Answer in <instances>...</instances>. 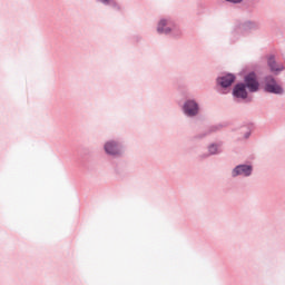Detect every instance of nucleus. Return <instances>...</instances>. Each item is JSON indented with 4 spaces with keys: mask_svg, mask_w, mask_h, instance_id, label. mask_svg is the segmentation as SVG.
<instances>
[{
    "mask_svg": "<svg viewBox=\"0 0 285 285\" xmlns=\"http://www.w3.org/2000/svg\"><path fill=\"white\" fill-rule=\"evenodd\" d=\"M250 173H253V167L240 165L233 170V177H237V175H243L244 177H248Z\"/></svg>",
    "mask_w": 285,
    "mask_h": 285,
    "instance_id": "obj_3",
    "label": "nucleus"
},
{
    "mask_svg": "<svg viewBox=\"0 0 285 285\" xmlns=\"http://www.w3.org/2000/svg\"><path fill=\"white\" fill-rule=\"evenodd\" d=\"M229 3H242L244 0H226Z\"/></svg>",
    "mask_w": 285,
    "mask_h": 285,
    "instance_id": "obj_11",
    "label": "nucleus"
},
{
    "mask_svg": "<svg viewBox=\"0 0 285 285\" xmlns=\"http://www.w3.org/2000/svg\"><path fill=\"white\" fill-rule=\"evenodd\" d=\"M100 1V3H104L105 6H109V3H110V0H99Z\"/></svg>",
    "mask_w": 285,
    "mask_h": 285,
    "instance_id": "obj_12",
    "label": "nucleus"
},
{
    "mask_svg": "<svg viewBox=\"0 0 285 285\" xmlns=\"http://www.w3.org/2000/svg\"><path fill=\"white\" fill-rule=\"evenodd\" d=\"M209 153L210 155L217 154V147L215 145L209 146Z\"/></svg>",
    "mask_w": 285,
    "mask_h": 285,
    "instance_id": "obj_10",
    "label": "nucleus"
},
{
    "mask_svg": "<svg viewBox=\"0 0 285 285\" xmlns=\"http://www.w3.org/2000/svg\"><path fill=\"white\" fill-rule=\"evenodd\" d=\"M246 88H248L249 92H257V90H259V82L257 81V76L255 73L252 72L245 77V85L238 83L235 86L233 91L234 97L246 99V97H248Z\"/></svg>",
    "mask_w": 285,
    "mask_h": 285,
    "instance_id": "obj_1",
    "label": "nucleus"
},
{
    "mask_svg": "<svg viewBox=\"0 0 285 285\" xmlns=\"http://www.w3.org/2000/svg\"><path fill=\"white\" fill-rule=\"evenodd\" d=\"M265 90L266 92H273L274 95H282L284 92V89H282L273 77H267L265 79Z\"/></svg>",
    "mask_w": 285,
    "mask_h": 285,
    "instance_id": "obj_2",
    "label": "nucleus"
},
{
    "mask_svg": "<svg viewBox=\"0 0 285 285\" xmlns=\"http://www.w3.org/2000/svg\"><path fill=\"white\" fill-rule=\"evenodd\" d=\"M254 28H257V24L252 21H247L243 24V30H254Z\"/></svg>",
    "mask_w": 285,
    "mask_h": 285,
    "instance_id": "obj_9",
    "label": "nucleus"
},
{
    "mask_svg": "<svg viewBox=\"0 0 285 285\" xmlns=\"http://www.w3.org/2000/svg\"><path fill=\"white\" fill-rule=\"evenodd\" d=\"M184 110L185 115H188V117H195L199 108L197 107V104L195 101H187L184 106Z\"/></svg>",
    "mask_w": 285,
    "mask_h": 285,
    "instance_id": "obj_4",
    "label": "nucleus"
},
{
    "mask_svg": "<svg viewBox=\"0 0 285 285\" xmlns=\"http://www.w3.org/2000/svg\"><path fill=\"white\" fill-rule=\"evenodd\" d=\"M268 66L272 72H282L284 70V65H277L274 57L268 59Z\"/></svg>",
    "mask_w": 285,
    "mask_h": 285,
    "instance_id": "obj_8",
    "label": "nucleus"
},
{
    "mask_svg": "<svg viewBox=\"0 0 285 285\" xmlns=\"http://www.w3.org/2000/svg\"><path fill=\"white\" fill-rule=\"evenodd\" d=\"M105 151L107 155H121V149H119V145L115 141H108L105 145Z\"/></svg>",
    "mask_w": 285,
    "mask_h": 285,
    "instance_id": "obj_5",
    "label": "nucleus"
},
{
    "mask_svg": "<svg viewBox=\"0 0 285 285\" xmlns=\"http://www.w3.org/2000/svg\"><path fill=\"white\" fill-rule=\"evenodd\" d=\"M217 81L219 86H222V88H228L229 86H233V83L235 82V76L233 73H229L218 78Z\"/></svg>",
    "mask_w": 285,
    "mask_h": 285,
    "instance_id": "obj_6",
    "label": "nucleus"
},
{
    "mask_svg": "<svg viewBox=\"0 0 285 285\" xmlns=\"http://www.w3.org/2000/svg\"><path fill=\"white\" fill-rule=\"evenodd\" d=\"M166 26H168V20H160L158 23L157 32H159V35H168V32H170V28H166Z\"/></svg>",
    "mask_w": 285,
    "mask_h": 285,
    "instance_id": "obj_7",
    "label": "nucleus"
}]
</instances>
